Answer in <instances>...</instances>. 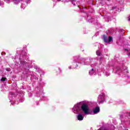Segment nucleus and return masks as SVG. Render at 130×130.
I'll list each match as a JSON object with an SVG mask.
<instances>
[{
    "mask_svg": "<svg viewBox=\"0 0 130 130\" xmlns=\"http://www.w3.org/2000/svg\"><path fill=\"white\" fill-rule=\"evenodd\" d=\"M81 109H82L85 114H90V109H89V106L86 105V104H83L82 106L80 105V104H78L73 108V112L75 114H78L81 111Z\"/></svg>",
    "mask_w": 130,
    "mask_h": 130,
    "instance_id": "f257e3e1",
    "label": "nucleus"
},
{
    "mask_svg": "<svg viewBox=\"0 0 130 130\" xmlns=\"http://www.w3.org/2000/svg\"><path fill=\"white\" fill-rule=\"evenodd\" d=\"M98 101L99 103V104H101V103H103L104 102V96L103 95H99L98 98Z\"/></svg>",
    "mask_w": 130,
    "mask_h": 130,
    "instance_id": "f03ea898",
    "label": "nucleus"
},
{
    "mask_svg": "<svg viewBox=\"0 0 130 130\" xmlns=\"http://www.w3.org/2000/svg\"><path fill=\"white\" fill-rule=\"evenodd\" d=\"M77 119H78V120H83V119H84V117H83L81 114H79L77 116Z\"/></svg>",
    "mask_w": 130,
    "mask_h": 130,
    "instance_id": "7ed1b4c3",
    "label": "nucleus"
},
{
    "mask_svg": "<svg viewBox=\"0 0 130 130\" xmlns=\"http://www.w3.org/2000/svg\"><path fill=\"white\" fill-rule=\"evenodd\" d=\"M100 111V109L99 108H95L93 110V112L94 113H95V114H96V113H98V112H99Z\"/></svg>",
    "mask_w": 130,
    "mask_h": 130,
    "instance_id": "20e7f679",
    "label": "nucleus"
},
{
    "mask_svg": "<svg viewBox=\"0 0 130 130\" xmlns=\"http://www.w3.org/2000/svg\"><path fill=\"white\" fill-rule=\"evenodd\" d=\"M103 39L106 43H108V38L105 35L103 36Z\"/></svg>",
    "mask_w": 130,
    "mask_h": 130,
    "instance_id": "39448f33",
    "label": "nucleus"
},
{
    "mask_svg": "<svg viewBox=\"0 0 130 130\" xmlns=\"http://www.w3.org/2000/svg\"><path fill=\"white\" fill-rule=\"evenodd\" d=\"M112 41V37L109 36V40H108V43H109Z\"/></svg>",
    "mask_w": 130,
    "mask_h": 130,
    "instance_id": "423d86ee",
    "label": "nucleus"
},
{
    "mask_svg": "<svg viewBox=\"0 0 130 130\" xmlns=\"http://www.w3.org/2000/svg\"><path fill=\"white\" fill-rule=\"evenodd\" d=\"M20 1L21 0H14V3L15 4V5H17V4L20 3Z\"/></svg>",
    "mask_w": 130,
    "mask_h": 130,
    "instance_id": "0eeeda50",
    "label": "nucleus"
},
{
    "mask_svg": "<svg viewBox=\"0 0 130 130\" xmlns=\"http://www.w3.org/2000/svg\"><path fill=\"white\" fill-rule=\"evenodd\" d=\"M96 54L97 55H99V56L101 55V52H100L99 51H96Z\"/></svg>",
    "mask_w": 130,
    "mask_h": 130,
    "instance_id": "6e6552de",
    "label": "nucleus"
},
{
    "mask_svg": "<svg viewBox=\"0 0 130 130\" xmlns=\"http://www.w3.org/2000/svg\"><path fill=\"white\" fill-rule=\"evenodd\" d=\"M6 80H7V78L6 77H3L1 79V81L2 82H5V81H6Z\"/></svg>",
    "mask_w": 130,
    "mask_h": 130,
    "instance_id": "1a4fd4ad",
    "label": "nucleus"
},
{
    "mask_svg": "<svg viewBox=\"0 0 130 130\" xmlns=\"http://www.w3.org/2000/svg\"><path fill=\"white\" fill-rule=\"evenodd\" d=\"M6 71H7V72H10L11 71V69L10 68H7L6 69Z\"/></svg>",
    "mask_w": 130,
    "mask_h": 130,
    "instance_id": "9d476101",
    "label": "nucleus"
},
{
    "mask_svg": "<svg viewBox=\"0 0 130 130\" xmlns=\"http://www.w3.org/2000/svg\"><path fill=\"white\" fill-rule=\"evenodd\" d=\"M10 94L11 95H15V93H14V92H10Z\"/></svg>",
    "mask_w": 130,
    "mask_h": 130,
    "instance_id": "9b49d317",
    "label": "nucleus"
},
{
    "mask_svg": "<svg viewBox=\"0 0 130 130\" xmlns=\"http://www.w3.org/2000/svg\"><path fill=\"white\" fill-rule=\"evenodd\" d=\"M25 62H22V61H20V63H22V64H25Z\"/></svg>",
    "mask_w": 130,
    "mask_h": 130,
    "instance_id": "f8f14e48",
    "label": "nucleus"
},
{
    "mask_svg": "<svg viewBox=\"0 0 130 130\" xmlns=\"http://www.w3.org/2000/svg\"><path fill=\"white\" fill-rule=\"evenodd\" d=\"M128 21H130V16L128 17Z\"/></svg>",
    "mask_w": 130,
    "mask_h": 130,
    "instance_id": "ddd939ff",
    "label": "nucleus"
},
{
    "mask_svg": "<svg viewBox=\"0 0 130 130\" xmlns=\"http://www.w3.org/2000/svg\"><path fill=\"white\" fill-rule=\"evenodd\" d=\"M35 69H36V70H37V66H35Z\"/></svg>",
    "mask_w": 130,
    "mask_h": 130,
    "instance_id": "4468645a",
    "label": "nucleus"
},
{
    "mask_svg": "<svg viewBox=\"0 0 130 130\" xmlns=\"http://www.w3.org/2000/svg\"><path fill=\"white\" fill-rule=\"evenodd\" d=\"M127 55H128V56H129V57H130V53H128Z\"/></svg>",
    "mask_w": 130,
    "mask_h": 130,
    "instance_id": "2eb2a0df",
    "label": "nucleus"
},
{
    "mask_svg": "<svg viewBox=\"0 0 130 130\" xmlns=\"http://www.w3.org/2000/svg\"><path fill=\"white\" fill-rule=\"evenodd\" d=\"M69 69H71V68H72V67H69Z\"/></svg>",
    "mask_w": 130,
    "mask_h": 130,
    "instance_id": "dca6fc26",
    "label": "nucleus"
},
{
    "mask_svg": "<svg viewBox=\"0 0 130 130\" xmlns=\"http://www.w3.org/2000/svg\"><path fill=\"white\" fill-rule=\"evenodd\" d=\"M91 71H93V69H92V70H91Z\"/></svg>",
    "mask_w": 130,
    "mask_h": 130,
    "instance_id": "f3484780",
    "label": "nucleus"
},
{
    "mask_svg": "<svg viewBox=\"0 0 130 130\" xmlns=\"http://www.w3.org/2000/svg\"><path fill=\"white\" fill-rule=\"evenodd\" d=\"M90 73H91V72H89V74H90Z\"/></svg>",
    "mask_w": 130,
    "mask_h": 130,
    "instance_id": "a211bd4d",
    "label": "nucleus"
}]
</instances>
